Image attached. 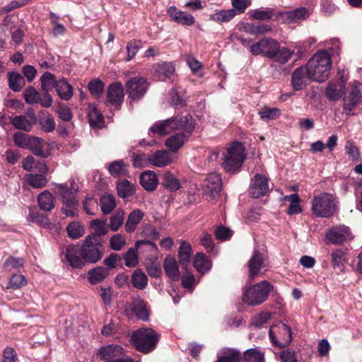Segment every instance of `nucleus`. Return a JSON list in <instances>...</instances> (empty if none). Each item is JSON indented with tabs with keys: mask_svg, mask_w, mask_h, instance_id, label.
Returning <instances> with one entry per match:
<instances>
[{
	"mask_svg": "<svg viewBox=\"0 0 362 362\" xmlns=\"http://www.w3.org/2000/svg\"><path fill=\"white\" fill-rule=\"evenodd\" d=\"M351 233L349 227L340 226L330 229L326 233L327 240L332 244L339 245L347 239L351 238Z\"/></svg>",
	"mask_w": 362,
	"mask_h": 362,
	"instance_id": "6ab92c4d",
	"label": "nucleus"
},
{
	"mask_svg": "<svg viewBox=\"0 0 362 362\" xmlns=\"http://www.w3.org/2000/svg\"><path fill=\"white\" fill-rule=\"evenodd\" d=\"M124 211L117 209L110 218V228L112 231H117L124 222Z\"/></svg>",
	"mask_w": 362,
	"mask_h": 362,
	"instance_id": "052dcab7",
	"label": "nucleus"
},
{
	"mask_svg": "<svg viewBox=\"0 0 362 362\" xmlns=\"http://www.w3.org/2000/svg\"><path fill=\"white\" fill-rule=\"evenodd\" d=\"M331 66V57L325 49L315 53L305 64L312 76V81L317 82H323L328 78Z\"/></svg>",
	"mask_w": 362,
	"mask_h": 362,
	"instance_id": "f03ea898",
	"label": "nucleus"
},
{
	"mask_svg": "<svg viewBox=\"0 0 362 362\" xmlns=\"http://www.w3.org/2000/svg\"><path fill=\"white\" fill-rule=\"evenodd\" d=\"M98 362H135L126 354L124 349L119 345L108 344L101 346L98 353Z\"/></svg>",
	"mask_w": 362,
	"mask_h": 362,
	"instance_id": "6e6552de",
	"label": "nucleus"
},
{
	"mask_svg": "<svg viewBox=\"0 0 362 362\" xmlns=\"http://www.w3.org/2000/svg\"><path fill=\"white\" fill-rule=\"evenodd\" d=\"M279 42L270 37H263L250 46V52L253 55L262 54L271 59L277 50Z\"/></svg>",
	"mask_w": 362,
	"mask_h": 362,
	"instance_id": "f8f14e48",
	"label": "nucleus"
},
{
	"mask_svg": "<svg viewBox=\"0 0 362 362\" xmlns=\"http://www.w3.org/2000/svg\"><path fill=\"white\" fill-rule=\"evenodd\" d=\"M163 269L165 274L170 280L177 281L180 279L179 266L174 257L170 255L165 257L163 262Z\"/></svg>",
	"mask_w": 362,
	"mask_h": 362,
	"instance_id": "393cba45",
	"label": "nucleus"
},
{
	"mask_svg": "<svg viewBox=\"0 0 362 362\" xmlns=\"http://www.w3.org/2000/svg\"><path fill=\"white\" fill-rule=\"evenodd\" d=\"M39 123L42 129L47 133L52 132L55 129V122L54 118L49 115L47 114L45 117L40 118Z\"/></svg>",
	"mask_w": 362,
	"mask_h": 362,
	"instance_id": "69168bd1",
	"label": "nucleus"
},
{
	"mask_svg": "<svg viewBox=\"0 0 362 362\" xmlns=\"http://www.w3.org/2000/svg\"><path fill=\"white\" fill-rule=\"evenodd\" d=\"M346 255V250L342 249H337L332 251L331 254V264L334 269L338 268L339 270L342 271L344 267Z\"/></svg>",
	"mask_w": 362,
	"mask_h": 362,
	"instance_id": "09e8293b",
	"label": "nucleus"
},
{
	"mask_svg": "<svg viewBox=\"0 0 362 362\" xmlns=\"http://www.w3.org/2000/svg\"><path fill=\"white\" fill-rule=\"evenodd\" d=\"M170 119L173 131H180V133L184 134H192L195 128V122L192 115H177Z\"/></svg>",
	"mask_w": 362,
	"mask_h": 362,
	"instance_id": "4468645a",
	"label": "nucleus"
},
{
	"mask_svg": "<svg viewBox=\"0 0 362 362\" xmlns=\"http://www.w3.org/2000/svg\"><path fill=\"white\" fill-rule=\"evenodd\" d=\"M29 220L43 228H47L50 224L47 215L39 211L35 206L29 209Z\"/></svg>",
	"mask_w": 362,
	"mask_h": 362,
	"instance_id": "a19ab883",
	"label": "nucleus"
},
{
	"mask_svg": "<svg viewBox=\"0 0 362 362\" xmlns=\"http://www.w3.org/2000/svg\"><path fill=\"white\" fill-rule=\"evenodd\" d=\"M132 311L136 317L143 321H146L148 318V313L146 309V304L142 299H138L134 302Z\"/></svg>",
	"mask_w": 362,
	"mask_h": 362,
	"instance_id": "603ef678",
	"label": "nucleus"
},
{
	"mask_svg": "<svg viewBox=\"0 0 362 362\" xmlns=\"http://www.w3.org/2000/svg\"><path fill=\"white\" fill-rule=\"evenodd\" d=\"M274 286L267 281H262L245 289L243 301L249 305H258L266 301Z\"/></svg>",
	"mask_w": 362,
	"mask_h": 362,
	"instance_id": "39448f33",
	"label": "nucleus"
},
{
	"mask_svg": "<svg viewBox=\"0 0 362 362\" xmlns=\"http://www.w3.org/2000/svg\"><path fill=\"white\" fill-rule=\"evenodd\" d=\"M109 271L104 267H96L88 272V282L92 285L98 284L104 281L109 276Z\"/></svg>",
	"mask_w": 362,
	"mask_h": 362,
	"instance_id": "c85d7f7f",
	"label": "nucleus"
},
{
	"mask_svg": "<svg viewBox=\"0 0 362 362\" xmlns=\"http://www.w3.org/2000/svg\"><path fill=\"white\" fill-rule=\"evenodd\" d=\"M124 98V87L121 82L111 83L107 90V102L119 109Z\"/></svg>",
	"mask_w": 362,
	"mask_h": 362,
	"instance_id": "f3484780",
	"label": "nucleus"
},
{
	"mask_svg": "<svg viewBox=\"0 0 362 362\" xmlns=\"http://www.w3.org/2000/svg\"><path fill=\"white\" fill-rule=\"evenodd\" d=\"M192 135L176 133L168 138L165 144L170 151L175 153L189 140Z\"/></svg>",
	"mask_w": 362,
	"mask_h": 362,
	"instance_id": "bb28decb",
	"label": "nucleus"
},
{
	"mask_svg": "<svg viewBox=\"0 0 362 362\" xmlns=\"http://www.w3.org/2000/svg\"><path fill=\"white\" fill-rule=\"evenodd\" d=\"M27 281L25 277L19 274H13L9 279L6 289L17 290L25 286Z\"/></svg>",
	"mask_w": 362,
	"mask_h": 362,
	"instance_id": "bf43d9fd",
	"label": "nucleus"
},
{
	"mask_svg": "<svg viewBox=\"0 0 362 362\" xmlns=\"http://www.w3.org/2000/svg\"><path fill=\"white\" fill-rule=\"evenodd\" d=\"M258 114L263 120H274L279 117L281 111L277 107H265Z\"/></svg>",
	"mask_w": 362,
	"mask_h": 362,
	"instance_id": "e2e57ef3",
	"label": "nucleus"
},
{
	"mask_svg": "<svg viewBox=\"0 0 362 362\" xmlns=\"http://www.w3.org/2000/svg\"><path fill=\"white\" fill-rule=\"evenodd\" d=\"M160 339V335L151 328H140L134 331L130 343L139 352L148 354L154 351Z\"/></svg>",
	"mask_w": 362,
	"mask_h": 362,
	"instance_id": "7ed1b4c3",
	"label": "nucleus"
},
{
	"mask_svg": "<svg viewBox=\"0 0 362 362\" xmlns=\"http://www.w3.org/2000/svg\"><path fill=\"white\" fill-rule=\"evenodd\" d=\"M310 81H312V76L305 65L296 69L291 76V85L296 91L303 90Z\"/></svg>",
	"mask_w": 362,
	"mask_h": 362,
	"instance_id": "2eb2a0df",
	"label": "nucleus"
},
{
	"mask_svg": "<svg viewBox=\"0 0 362 362\" xmlns=\"http://www.w3.org/2000/svg\"><path fill=\"white\" fill-rule=\"evenodd\" d=\"M149 83L143 76H137L129 78L125 83L126 93L129 103L140 100L147 92Z\"/></svg>",
	"mask_w": 362,
	"mask_h": 362,
	"instance_id": "1a4fd4ad",
	"label": "nucleus"
},
{
	"mask_svg": "<svg viewBox=\"0 0 362 362\" xmlns=\"http://www.w3.org/2000/svg\"><path fill=\"white\" fill-rule=\"evenodd\" d=\"M311 210L316 217H331L336 210L335 197L327 192L315 196L312 201Z\"/></svg>",
	"mask_w": 362,
	"mask_h": 362,
	"instance_id": "423d86ee",
	"label": "nucleus"
},
{
	"mask_svg": "<svg viewBox=\"0 0 362 362\" xmlns=\"http://www.w3.org/2000/svg\"><path fill=\"white\" fill-rule=\"evenodd\" d=\"M167 13L171 21L177 24L192 26L195 23V18L192 14L182 11L175 6H170Z\"/></svg>",
	"mask_w": 362,
	"mask_h": 362,
	"instance_id": "aec40b11",
	"label": "nucleus"
},
{
	"mask_svg": "<svg viewBox=\"0 0 362 362\" xmlns=\"http://www.w3.org/2000/svg\"><path fill=\"white\" fill-rule=\"evenodd\" d=\"M249 268V277L254 279L259 275L261 269L264 266V255L259 250H255L247 262Z\"/></svg>",
	"mask_w": 362,
	"mask_h": 362,
	"instance_id": "b1692460",
	"label": "nucleus"
},
{
	"mask_svg": "<svg viewBox=\"0 0 362 362\" xmlns=\"http://www.w3.org/2000/svg\"><path fill=\"white\" fill-rule=\"evenodd\" d=\"M223 161L222 167L230 174L240 171L245 160L244 148L240 141H234L223 153Z\"/></svg>",
	"mask_w": 362,
	"mask_h": 362,
	"instance_id": "20e7f679",
	"label": "nucleus"
},
{
	"mask_svg": "<svg viewBox=\"0 0 362 362\" xmlns=\"http://www.w3.org/2000/svg\"><path fill=\"white\" fill-rule=\"evenodd\" d=\"M110 174L116 177L124 175L127 173L126 164L122 160H115L108 165Z\"/></svg>",
	"mask_w": 362,
	"mask_h": 362,
	"instance_id": "3c124183",
	"label": "nucleus"
},
{
	"mask_svg": "<svg viewBox=\"0 0 362 362\" xmlns=\"http://www.w3.org/2000/svg\"><path fill=\"white\" fill-rule=\"evenodd\" d=\"M25 81L23 76L16 71H11L8 75V85L14 92H19L25 86Z\"/></svg>",
	"mask_w": 362,
	"mask_h": 362,
	"instance_id": "58836bf2",
	"label": "nucleus"
},
{
	"mask_svg": "<svg viewBox=\"0 0 362 362\" xmlns=\"http://www.w3.org/2000/svg\"><path fill=\"white\" fill-rule=\"evenodd\" d=\"M117 190L118 196L121 198H127L132 196L134 192L133 185L127 179L117 183Z\"/></svg>",
	"mask_w": 362,
	"mask_h": 362,
	"instance_id": "864d4df0",
	"label": "nucleus"
},
{
	"mask_svg": "<svg viewBox=\"0 0 362 362\" xmlns=\"http://www.w3.org/2000/svg\"><path fill=\"white\" fill-rule=\"evenodd\" d=\"M90 227L94 228L95 232L86 237H93L98 242L103 243L102 237L108 232L106 220L94 219L90 222Z\"/></svg>",
	"mask_w": 362,
	"mask_h": 362,
	"instance_id": "72a5a7b5",
	"label": "nucleus"
},
{
	"mask_svg": "<svg viewBox=\"0 0 362 362\" xmlns=\"http://www.w3.org/2000/svg\"><path fill=\"white\" fill-rule=\"evenodd\" d=\"M216 362H243L242 354L236 349H228Z\"/></svg>",
	"mask_w": 362,
	"mask_h": 362,
	"instance_id": "4d7b16f0",
	"label": "nucleus"
},
{
	"mask_svg": "<svg viewBox=\"0 0 362 362\" xmlns=\"http://www.w3.org/2000/svg\"><path fill=\"white\" fill-rule=\"evenodd\" d=\"M147 160L148 163L158 168L166 166L170 163V158L168 152L164 150L156 151L151 154Z\"/></svg>",
	"mask_w": 362,
	"mask_h": 362,
	"instance_id": "c756f323",
	"label": "nucleus"
},
{
	"mask_svg": "<svg viewBox=\"0 0 362 362\" xmlns=\"http://www.w3.org/2000/svg\"><path fill=\"white\" fill-rule=\"evenodd\" d=\"M193 265L199 272L203 273L211 269V262L206 255L198 252L194 258Z\"/></svg>",
	"mask_w": 362,
	"mask_h": 362,
	"instance_id": "ea45409f",
	"label": "nucleus"
},
{
	"mask_svg": "<svg viewBox=\"0 0 362 362\" xmlns=\"http://www.w3.org/2000/svg\"><path fill=\"white\" fill-rule=\"evenodd\" d=\"M250 18L257 21L275 20L276 12L272 8H257L252 10L250 13Z\"/></svg>",
	"mask_w": 362,
	"mask_h": 362,
	"instance_id": "473e14b6",
	"label": "nucleus"
},
{
	"mask_svg": "<svg viewBox=\"0 0 362 362\" xmlns=\"http://www.w3.org/2000/svg\"><path fill=\"white\" fill-rule=\"evenodd\" d=\"M59 193L62 197L64 207L62 211L66 216L74 217L78 214V201L76 197L72 195V192L68 190L66 184H59L57 186Z\"/></svg>",
	"mask_w": 362,
	"mask_h": 362,
	"instance_id": "9b49d317",
	"label": "nucleus"
},
{
	"mask_svg": "<svg viewBox=\"0 0 362 362\" xmlns=\"http://www.w3.org/2000/svg\"><path fill=\"white\" fill-rule=\"evenodd\" d=\"M40 93L31 86L23 92V98L28 104L38 103Z\"/></svg>",
	"mask_w": 362,
	"mask_h": 362,
	"instance_id": "774afa93",
	"label": "nucleus"
},
{
	"mask_svg": "<svg viewBox=\"0 0 362 362\" xmlns=\"http://www.w3.org/2000/svg\"><path fill=\"white\" fill-rule=\"evenodd\" d=\"M269 334L272 344L280 349L288 346L293 339L291 327L284 323L272 325Z\"/></svg>",
	"mask_w": 362,
	"mask_h": 362,
	"instance_id": "9d476101",
	"label": "nucleus"
},
{
	"mask_svg": "<svg viewBox=\"0 0 362 362\" xmlns=\"http://www.w3.org/2000/svg\"><path fill=\"white\" fill-rule=\"evenodd\" d=\"M104 88L105 83L99 78L93 79L88 84L90 93L95 98H100L103 96Z\"/></svg>",
	"mask_w": 362,
	"mask_h": 362,
	"instance_id": "8fccbe9b",
	"label": "nucleus"
},
{
	"mask_svg": "<svg viewBox=\"0 0 362 362\" xmlns=\"http://www.w3.org/2000/svg\"><path fill=\"white\" fill-rule=\"evenodd\" d=\"M69 238L73 240L78 239L84 234V228L79 222H71L66 227Z\"/></svg>",
	"mask_w": 362,
	"mask_h": 362,
	"instance_id": "13d9d810",
	"label": "nucleus"
},
{
	"mask_svg": "<svg viewBox=\"0 0 362 362\" xmlns=\"http://www.w3.org/2000/svg\"><path fill=\"white\" fill-rule=\"evenodd\" d=\"M170 104L177 109L186 105V101L179 95L177 89L173 88L170 92Z\"/></svg>",
	"mask_w": 362,
	"mask_h": 362,
	"instance_id": "338daca9",
	"label": "nucleus"
},
{
	"mask_svg": "<svg viewBox=\"0 0 362 362\" xmlns=\"http://www.w3.org/2000/svg\"><path fill=\"white\" fill-rule=\"evenodd\" d=\"M343 98V107L347 115L362 100V94L356 86H352Z\"/></svg>",
	"mask_w": 362,
	"mask_h": 362,
	"instance_id": "412c9836",
	"label": "nucleus"
},
{
	"mask_svg": "<svg viewBox=\"0 0 362 362\" xmlns=\"http://www.w3.org/2000/svg\"><path fill=\"white\" fill-rule=\"evenodd\" d=\"M242 357L245 362H265L264 353L258 348L246 350Z\"/></svg>",
	"mask_w": 362,
	"mask_h": 362,
	"instance_id": "c03bdc74",
	"label": "nucleus"
},
{
	"mask_svg": "<svg viewBox=\"0 0 362 362\" xmlns=\"http://www.w3.org/2000/svg\"><path fill=\"white\" fill-rule=\"evenodd\" d=\"M309 16V12L306 8L300 7L288 11L276 12L275 20L284 23H298L305 20Z\"/></svg>",
	"mask_w": 362,
	"mask_h": 362,
	"instance_id": "ddd939ff",
	"label": "nucleus"
},
{
	"mask_svg": "<svg viewBox=\"0 0 362 362\" xmlns=\"http://www.w3.org/2000/svg\"><path fill=\"white\" fill-rule=\"evenodd\" d=\"M24 260L21 257H8L4 264V268L6 271L11 272L13 269H19L23 267Z\"/></svg>",
	"mask_w": 362,
	"mask_h": 362,
	"instance_id": "0e129e2a",
	"label": "nucleus"
},
{
	"mask_svg": "<svg viewBox=\"0 0 362 362\" xmlns=\"http://www.w3.org/2000/svg\"><path fill=\"white\" fill-rule=\"evenodd\" d=\"M10 122L16 129L29 132L33 125L36 124L37 117L35 114L31 111L24 115H18L11 118Z\"/></svg>",
	"mask_w": 362,
	"mask_h": 362,
	"instance_id": "a211bd4d",
	"label": "nucleus"
},
{
	"mask_svg": "<svg viewBox=\"0 0 362 362\" xmlns=\"http://www.w3.org/2000/svg\"><path fill=\"white\" fill-rule=\"evenodd\" d=\"M13 142L18 147L28 149L35 156L45 158L48 157V151L42 149L43 140L39 137L17 132L13 134Z\"/></svg>",
	"mask_w": 362,
	"mask_h": 362,
	"instance_id": "0eeeda50",
	"label": "nucleus"
},
{
	"mask_svg": "<svg viewBox=\"0 0 362 362\" xmlns=\"http://www.w3.org/2000/svg\"><path fill=\"white\" fill-rule=\"evenodd\" d=\"M88 122L91 127L100 129L104 126L105 121L103 115L96 108L90 110L88 115Z\"/></svg>",
	"mask_w": 362,
	"mask_h": 362,
	"instance_id": "de8ad7c7",
	"label": "nucleus"
},
{
	"mask_svg": "<svg viewBox=\"0 0 362 362\" xmlns=\"http://www.w3.org/2000/svg\"><path fill=\"white\" fill-rule=\"evenodd\" d=\"M175 72V67L170 62H161L155 65L154 76L159 81H164Z\"/></svg>",
	"mask_w": 362,
	"mask_h": 362,
	"instance_id": "cd10ccee",
	"label": "nucleus"
},
{
	"mask_svg": "<svg viewBox=\"0 0 362 362\" xmlns=\"http://www.w3.org/2000/svg\"><path fill=\"white\" fill-rule=\"evenodd\" d=\"M136 247H130L128 250L124 254V259L125 260V265L127 267H135L139 264L138 255L136 254Z\"/></svg>",
	"mask_w": 362,
	"mask_h": 362,
	"instance_id": "680f3d73",
	"label": "nucleus"
},
{
	"mask_svg": "<svg viewBox=\"0 0 362 362\" xmlns=\"http://www.w3.org/2000/svg\"><path fill=\"white\" fill-rule=\"evenodd\" d=\"M93 237H86L80 245H69L66 249V259L70 266L82 269L86 264H95L105 254V246Z\"/></svg>",
	"mask_w": 362,
	"mask_h": 362,
	"instance_id": "f257e3e1",
	"label": "nucleus"
},
{
	"mask_svg": "<svg viewBox=\"0 0 362 362\" xmlns=\"http://www.w3.org/2000/svg\"><path fill=\"white\" fill-rule=\"evenodd\" d=\"M173 132L170 118L156 122L149 129L148 134L154 136H166Z\"/></svg>",
	"mask_w": 362,
	"mask_h": 362,
	"instance_id": "a878e982",
	"label": "nucleus"
},
{
	"mask_svg": "<svg viewBox=\"0 0 362 362\" xmlns=\"http://www.w3.org/2000/svg\"><path fill=\"white\" fill-rule=\"evenodd\" d=\"M163 185L168 189L174 192L180 188V180L170 173H167L163 175Z\"/></svg>",
	"mask_w": 362,
	"mask_h": 362,
	"instance_id": "5fc2aeb1",
	"label": "nucleus"
},
{
	"mask_svg": "<svg viewBox=\"0 0 362 362\" xmlns=\"http://www.w3.org/2000/svg\"><path fill=\"white\" fill-rule=\"evenodd\" d=\"M55 90L59 97L64 100H70L73 96V87L65 78L58 80Z\"/></svg>",
	"mask_w": 362,
	"mask_h": 362,
	"instance_id": "7c9ffc66",
	"label": "nucleus"
},
{
	"mask_svg": "<svg viewBox=\"0 0 362 362\" xmlns=\"http://www.w3.org/2000/svg\"><path fill=\"white\" fill-rule=\"evenodd\" d=\"M192 250L189 243H181L178 250L179 262L183 269H185L191 262Z\"/></svg>",
	"mask_w": 362,
	"mask_h": 362,
	"instance_id": "4c0bfd02",
	"label": "nucleus"
},
{
	"mask_svg": "<svg viewBox=\"0 0 362 362\" xmlns=\"http://www.w3.org/2000/svg\"><path fill=\"white\" fill-rule=\"evenodd\" d=\"M141 185L147 191H153L158 185L156 174L153 171H146L140 175Z\"/></svg>",
	"mask_w": 362,
	"mask_h": 362,
	"instance_id": "2f4dec72",
	"label": "nucleus"
},
{
	"mask_svg": "<svg viewBox=\"0 0 362 362\" xmlns=\"http://www.w3.org/2000/svg\"><path fill=\"white\" fill-rule=\"evenodd\" d=\"M144 216V214L140 209L133 210L127 217L124 225L125 230L128 233L134 232Z\"/></svg>",
	"mask_w": 362,
	"mask_h": 362,
	"instance_id": "e433bc0d",
	"label": "nucleus"
},
{
	"mask_svg": "<svg viewBox=\"0 0 362 362\" xmlns=\"http://www.w3.org/2000/svg\"><path fill=\"white\" fill-rule=\"evenodd\" d=\"M236 15L237 12L235 9L221 10L210 15V20L218 23H228Z\"/></svg>",
	"mask_w": 362,
	"mask_h": 362,
	"instance_id": "79ce46f5",
	"label": "nucleus"
},
{
	"mask_svg": "<svg viewBox=\"0 0 362 362\" xmlns=\"http://www.w3.org/2000/svg\"><path fill=\"white\" fill-rule=\"evenodd\" d=\"M57 81L56 76L50 72H45L40 77L42 90L50 91L53 88H55Z\"/></svg>",
	"mask_w": 362,
	"mask_h": 362,
	"instance_id": "6e6d98bb",
	"label": "nucleus"
},
{
	"mask_svg": "<svg viewBox=\"0 0 362 362\" xmlns=\"http://www.w3.org/2000/svg\"><path fill=\"white\" fill-rule=\"evenodd\" d=\"M55 199L48 190L41 192L37 197V203L40 210L50 211L54 208Z\"/></svg>",
	"mask_w": 362,
	"mask_h": 362,
	"instance_id": "c9c22d12",
	"label": "nucleus"
},
{
	"mask_svg": "<svg viewBox=\"0 0 362 362\" xmlns=\"http://www.w3.org/2000/svg\"><path fill=\"white\" fill-rule=\"evenodd\" d=\"M277 50L275 51V54L272 59L274 62L284 64L288 62L291 56L295 54L294 50H291L288 47H281L279 43L278 44Z\"/></svg>",
	"mask_w": 362,
	"mask_h": 362,
	"instance_id": "37998d69",
	"label": "nucleus"
},
{
	"mask_svg": "<svg viewBox=\"0 0 362 362\" xmlns=\"http://www.w3.org/2000/svg\"><path fill=\"white\" fill-rule=\"evenodd\" d=\"M131 282L134 288L143 290L147 286L148 278L141 269H136L132 275Z\"/></svg>",
	"mask_w": 362,
	"mask_h": 362,
	"instance_id": "a18cd8bd",
	"label": "nucleus"
},
{
	"mask_svg": "<svg viewBox=\"0 0 362 362\" xmlns=\"http://www.w3.org/2000/svg\"><path fill=\"white\" fill-rule=\"evenodd\" d=\"M344 88V81L338 83H329L325 90V95L330 100H338L345 94Z\"/></svg>",
	"mask_w": 362,
	"mask_h": 362,
	"instance_id": "f704fd0d",
	"label": "nucleus"
},
{
	"mask_svg": "<svg viewBox=\"0 0 362 362\" xmlns=\"http://www.w3.org/2000/svg\"><path fill=\"white\" fill-rule=\"evenodd\" d=\"M269 191L268 179L263 175L257 174L250 188V194L253 198L264 196Z\"/></svg>",
	"mask_w": 362,
	"mask_h": 362,
	"instance_id": "4be33fe9",
	"label": "nucleus"
},
{
	"mask_svg": "<svg viewBox=\"0 0 362 362\" xmlns=\"http://www.w3.org/2000/svg\"><path fill=\"white\" fill-rule=\"evenodd\" d=\"M100 205L104 214H110L116 207L115 197L110 194L102 196L100 199Z\"/></svg>",
	"mask_w": 362,
	"mask_h": 362,
	"instance_id": "49530a36",
	"label": "nucleus"
},
{
	"mask_svg": "<svg viewBox=\"0 0 362 362\" xmlns=\"http://www.w3.org/2000/svg\"><path fill=\"white\" fill-rule=\"evenodd\" d=\"M206 189H204L208 201L215 200L221 190V179L218 175H211L206 180Z\"/></svg>",
	"mask_w": 362,
	"mask_h": 362,
	"instance_id": "5701e85b",
	"label": "nucleus"
},
{
	"mask_svg": "<svg viewBox=\"0 0 362 362\" xmlns=\"http://www.w3.org/2000/svg\"><path fill=\"white\" fill-rule=\"evenodd\" d=\"M36 170L39 174H29L26 175V181L29 185L34 188H42L46 186L47 179L45 176L48 171V168L45 163H38L36 165Z\"/></svg>",
	"mask_w": 362,
	"mask_h": 362,
	"instance_id": "dca6fc26",
	"label": "nucleus"
}]
</instances>
